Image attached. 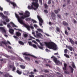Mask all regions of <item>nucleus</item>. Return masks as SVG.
<instances>
[{
  "label": "nucleus",
  "mask_w": 77,
  "mask_h": 77,
  "mask_svg": "<svg viewBox=\"0 0 77 77\" xmlns=\"http://www.w3.org/2000/svg\"><path fill=\"white\" fill-rule=\"evenodd\" d=\"M26 15H24L20 17L16 13L15 14L16 17L17 18L18 21H19L20 24H23L24 26L26 27L27 28L28 30L30 31V28L32 29H33L34 27L32 26V24H30V26H29V25H28L24 23V22H23V20L25 19V18H27V17H30V13L28 11H26Z\"/></svg>",
  "instance_id": "1"
},
{
  "label": "nucleus",
  "mask_w": 77,
  "mask_h": 77,
  "mask_svg": "<svg viewBox=\"0 0 77 77\" xmlns=\"http://www.w3.org/2000/svg\"><path fill=\"white\" fill-rule=\"evenodd\" d=\"M33 2L32 3L31 6H28V8L29 9H33L34 10H37L39 8V4L38 2V0H32Z\"/></svg>",
  "instance_id": "2"
},
{
  "label": "nucleus",
  "mask_w": 77,
  "mask_h": 77,
  "mask_svg": "<svg viewBox=\"0 0 77 77\" xmlns=\"http://www.w3.org/2000/svg\"><path fill=\"white\" fill-rule=\"evenodd\" d=\"M44 44L49 48L53 49L54 50H57V47L55 43L53 42H45Z\"/></svg>",
  "instance_id": "3"
},
{
  "label": "nucleus",
  "mask_w": 77,
  "mask_h": 77,
  "mask_svg": "<svg viewBox=\"0 0 77 77\" xmlns=\"http://www.w3.org/2000/svg\"><path fill=\"white\" fill-rule=\"evenodd\" d=\"M7 27L9 29V32L11 35H14V30L12 29V27L9 25V24H8L7 25Z\"/></svg>",
  "instance_id": "4"
},
{
  "label": "nucleus",
  "mask_w": 77,
  "mask_h": 77,
  "mask_svg": "<svg viewBox=\"0 0 77 77\" xmlns=\"http://www.w3.org/2000/svg\"><path fill=\"white\" fill-rule=\"evenodd\" d=\"M37 18L39 21V25L41 26H42V23H43V20L39 16H37Z\"/></svg>",
  "instance_id": "5"
},
{
  "label": "nucleus",
  "mask_w": 77,
  "mask_h": 77,
  "mask_svg": "<svg viewBox=\"0 0 77 77\" xmlns=\"http://www.w3.org/2000/svg\"><path fill=\"white\" fill-rule=\"evenodd\" d=\"M7 2L11 3V5H12L13 7L15 8L16 6H17V5L14 2H11L10 0H6Z\"/></svg>",
  "instance_id": "6"
},
{
  "label": "nucleus",
  "mask_w": 77,
  "mask_h": 77,
  "mask_svg": "<svg viewBox=\"0 0 77 77\" xmlns=\"http://www.w3.org/2000/svg\"><path fill=\"white\" fill-rule=\"evenodd\" d=\"M53 58L54 61L55 63H59L60 61L57 60V58H56L54 56H52V57H51V59H53Z\"/></svg>",
  "instance_id": "7"
},
{
  "label": "nucleus",
  "mask_w": 77,
  "mask_h": 77,
  "mask_svg": "<svg viewBox=\"0 0 77 77\" xmlns=\"http://www.w3.org/2000/svg\"><path fill=\"white\" fill-rule=\"evenodd\" d=\"M51 16L53 20H56V15L53 12L51 13Z\"/></svg>",
  "instance_id": "8"
},
{
  "label": "nucleus",
  "mask_w": 77,
  "mask_h": 77,
  "mask_svg": "<svg viewBox=\"0 0 77 77\" xmlns=\"http://www.w3.org/2000/svg\"><path fill=\"white\" fill-rule=\"evenodd\" d=\"M9 68H12L13 71H14L16 70V68L15 67L14 65H10Z\"/></svg>",
  "instance_id": "9"
},
{
  "label": "nucleus",
  "mask_w": 77,
  "mask_h": 77,
  "mask_svg": "<svg viewBox=\"0 0 77 77\" xmlns=\"http://www.w3.org/2000/svg\"><path fill=\"white\" fill-rule=\"evenodd\" d=\"M23 55H24L25 56H32V57H34V58H37V57H36L35 56H34V55H31L29 54H27L26 53H24L23 54Z\"/></svg>",
  "instance_id": "10"
},
{
  "label": "nucleus",
  "mask_w": 77,
  "mask_h": 77,
  "mask_svg": "<svg viewBox=\"0 0 77 77\" xmlns=\"http://www.w3.org/2000/svg\"><path fill=\"white\" fill-rule=\"evenodd\" d=\"M63 25L64 26H66V27H67V26H69L68 23L65 21H63Z\"/></svg>",
  "instance_id": "11"
},
{
  "label": "nucleus",
  "mask_w": 77,
  "mask_h": 77,
  "mask_svg": "<svg viewBox=\"0 0 77 77\" xmlns=\"http://www.w3.org/2000/svg\"><path fill=\"white\" fill-rule=\"evenodd\" d=\"M0 29L2 30V32H3V33H6V30L4 29V28L0 27Z\"/></svg>",
  "instance_id": "12"
},
{
  "label": "nucleus",
  "mask_w": 77,
  "mask_h": 77,
  "mask_svg": "<svg viewBox=\"0 0 77 77\" xmlns=\"http://www.w3.org/2000/svg\"><path fill=\"white\" fill-rule=\"evenodd\" d=\"M36 35L37 36L39 37V38H41V35L42 34L41 33H39L38 32H36Z\"/></svg>",
  "instance_id": "13"
},
{
  "label": "nucleus",
  "mask_w": 77,
  "mask_h": 77,
  "mask_svg": "<svg viewBox=\"0 0 77 77\" xmlns=\"http://www.w3.org/2000/svg\"><path fill=\"white\" fill-rule=\"evenodd\" d=\"M69 68L70 69L71 72V73H73V72L74 71V69L72 67L70 66H69Z\"/></svg>",
  "instance_id": "14"
},
{
  "label": "nucleus",
  "mask_w": 77,
  "mask_h": 77,
  "mask_svg": "<svg viewBox=\"0 0 77 77\" xmlns=\"http://www.w3.org/2000/svg\"><path fill=\"white\" fill-rule=\"evenodd\" d=\"M69 39L70 40V42H71V44H72V45H74V42L73 40L71 38H69Z\"/></svg>",
  "instance_id": "15"
},
{
  "label": "nucleus",
  "mask_w": 77,
  "mask_h": 77,
  "mask_svg": "<svg viewBox=\"0 0 77 77\" xmlns=\"http://www.w3.org/2000/svg\"><path fill=\"white\" fill-rule=\"evenodd\" d=\"M64 67H63V70H66V67L67 66V64L66 63H65L64 64Z\"/></svg>",
  "instance_id": "16"
},
{
  "label": "nucleus",
  "mask_w": 77,
  "mask_h": 77,
  "mask_svg": "<svg viewBox=\"0 0 77 77\" xmlns=\"http://www.w3.org/2000/svg\"><path fill=\"white\" fill-rule=\"evenodd\" d=\"M16 36H20L21 35V34L19 32H17L16 33Z\"/></svg>",
  "instance_id": "17"
},
{
  "label": "nucleus",
  "mask_w": 77,
  "mask_h": 77,
  "mask_svg": "<svg viewBox=\"0 0 77 77\" xmlns=\"http://www.w3.org/2000/svg\"><path fill=\"white\" fill-rule=\"evenodd\" d=\"M10 23L11 24H12V26L13 27H18V26L15 25L12 22H11Z\"/></svg>",
  "instance_id": "18"
},
{
  "label": "nucleus",
  "mask_w": 77,
  "mask_h": 77,
  "mask_svg": "<svg viewBox=\"0 0 77 77\" xmlns=\"http://www.w3.org/2000/svg\"><path fill=\"white\" fill-rule=\"evenodd\" d=\"M72 66L73 68H74L75 69H76V67L75 66V64H74V62H72Z\"/></svg>",
  "instance_id": "19"
},
{
  "label": "nucleus",
  "mask_w": 77,
  "mask_h": 77,
  "mask_svg": "<svg viewBox=\"0 0 77 77\" xmlns=\"http://www.w3.org/2000/svg\"><path fill=\"white\" fill-rule=\"evenodd\" d=\"M67 48L68 49H69V50H70V51H72L73 48H72V47L71 46H67Z\"/></svg>",
  "instance_id": "20"
},
{
  "label": "nucleus",
  "mask_w": 77,
  "mask_h": 77,
  "mask_svg": "<svg viewBox=\"0 0 77 77\" xmlns=\"http://www.w3.org/2000/svg\"><path fill=\"white\" fill-rule=\"evenodd\" d=\"M16 72L17 73V74H19V75H21V74H22V72L21 71H20L19 70H17Z\"/></svg>",
  "instance_id": "21"
},
{
  "label": "nucleus",
  "mask_w": 77,
  "mask_h": 77,
  "mask_svg": "<svg viewBox=\"0 0 77 77\" xmlns=\"http://www.w3.org/2000/svg\"><path fill=\"white\" fill-rule=\"evenodd\" d=\"M0 15H1V17H2V18H6V16L3 15V14L2 13H0Z\"/></svg>",
  "instance_id": "22"
},
{
  "label": "nucleus",
  "mask_w": 77,
  "mask_h": 77,
  "mask_svg": "<svg viewBox=\"0 0 77 77\" xmlns=\"http://www.w3.org/2000/svg\"><path fill=\"white\" fill-rule=\"evenodd\" d=\"M20 67L23 69H25V68H26V67H25V66L23 65H20Z\"/></svg>",
  "instance_id": "23"
},
{
  "label": "nucleus",
  "mask_w": 77,
  "mask_h": 77,
  "mask_svg": "<svg viewBox=\"0 0 77 77\" xmlns=\"http://www.w3.org/2000/svg\"><path fill=\"white\" fill-rule=\"evenodd\" d=\"M25 59H26V60H28L29 61H30V58L26 57H25Z\"/></svg>",
  "instance_id": "24"
},
{
  "label": "nucleus",
  "mask_w": 77,
  "mask_h": 77,
  "mask_svg": "<svg viewBox=\"0 0 77 77\" xmlns=\"http://www.w3.org/2000/svg\"><path fill=\"white\" fill-rule=\"evenodd\" d=\"M19 44H20V45H24V43L23 42L20 41L19 42Z\"/></svg>",
  "instance_id": "25"
},
{
  "label": "nucleus",
  "mask_w": 77,
  "mask_h": 77,
  "mask_svg": "<svg viewBox=\"0 0 77 77\" xmlns=\"http://www.w3.org/2000/svg\"><path fill=\"white\" fill-rule=\"evenodd\" d=\"M57 74H58V75H60V76L59 77H63V75L62 74H60L59 72H57Z\"/></svg>",
  "instance_id": "26"
},
{
  "label": "nucleus",
  "mask_w": 77,
  "mask_h": 77,
  "mask_svg": "<svg viewBox=\"0 0 77 77\" xmlns=\"http://www.w3.org/2000/svg\"><path fill=\"white\" fill-rule=\"evenodd\" d=\"M2 44H5V45L6 46V45L8 44V43L4 41H2Z\"/></svg>",
  "instance_id": "27"
},
{
  "label": "nucleus",
  "mask_w": 77,
  "mask_h": 77,
  "mask_svg": "<svg viewBox=\"0 0 77 77\" xmlns=\"http://www.w3.org/2000/svg\"><path fill=\"white\" fill-rule=\"evenodd\" d=\"M31 21H32L33 23H37V21H36L35 20H34L33 19H31Z\"/></svg>",
  "instance_id": "28"
},
{
  "label": "nucleus",
  "mask_w": 77,
  "mask_h": 77,
  "mask_svg": "<svg viewBox=\"0 0 77 77\" xmlns=\"http://www.w3.org/2000/svg\"><path fill=\"white\" fill-rule=\"evenodd\" d=\"M44 6H45V9H48V5H47V4H45L44 5Z\"/></svg>",
  "instance_id": "29"
},
{
  "label": "nucleus",
  "mask_w": 77,
  "mask_h": 77,
  "mask_svg": "<svg viewBox=\"0 0 77 77\" xmlns=\"http://www.w3.org/2000/svg\"><path fill=\"white\" fill-rule=\"evenodd\" d=\"M56 30L57 31V32H60V29L59 28V27H57Z\"/></svg>",
  "instance_id": "30"
},
{
  "label": "nucleus",
  "mask_w": 77,
  "mask_h": 77,
  "mask_svg": "<svg viewBox=\"0 0 77 77\" xmlns=\"http://www.w3.org/2000/svg\"><path fill=\"white\" fill-rule=\"evenodd\" d=\"M65 56L66 57H67V58H69V56L68 55H67V54H64Z\"/></svg>",
  "instance_id": "31"
},
{
  "label": "nucleus",
  "mask_w": 77,
  "mask_h": 77,
  "mask_svg": "<svg viewBox=\"0 0 77 77\" xmlns=\"http://www.w3.org/2000/svg\"><path fill=\"white\" fill-rule=\"evenodd\" d=\"M31 20V18L30 17L26 18L25 19V20L26 21H30V20Z\"/></svg>",
  "instance_id": "32"
},
{
  "label": "nucleus",
  "mask_w": 77,
  "mask_h": 77,
  "mask_svg": "<svg viewBox=\"0 0 77 77\" xmlns=\"http://www.w3.org/2000/svg\"><path fill=\"white\" fill-rule=\"evenodd\" d=\"M65 34L66 35H68V31H67V30L66 29L65 30Z\"/></svg>",
  "instance_id": "33"
},
{
  "label": "nucleus",
  "mask_w": 77,
  "mask_h": 77,
  "mask_svg": "<svg viewBox=\"0 0 77 77\" xmlns=\"http://www.w3.org/2000/svg\"><path fill=\"white\" fill-rule=\"evenodd\" d=\"M51 0H49L48 2V5H50L51 3Z\"/></svg>",
  "instance_id": "34"
},
{
  "label": "nucleus",
  "mask_w": 77,
  "mask_h": 77,
  "mask_svg": "<svg viewBox=\"0 0 77 77\" xmlns=\"http://www.w3.org/2000/svg\"><path fill=\"white\" fill-rule=\"evenodd\" d=\"M28 36V35L27 34H25L24 35V38H27Z\"/></svg>",
  "instance_id": "35"
},
{
  "label": "nucleus",
  "mask_w": 77,
  "mask_h": 77,
  "mask_svg": "<svg viewBox=\"0 0 77 77\" xmlns=\"http://www.w3.org/2000/svg\"><path fill=\"white\" fill-rule=\"evenodd\" d=\"M28 43H29V45H31V46H32V45H32V42H28Z\"/></svg>",
  "instance_id": "36"
},
{
  "label": "nucleus",
  "mask_w": 77,
  "mask_h": 77,
  "mask_svg": "<svg viewBox=\"0 0 77 77\" xmlns=\"http://www.w3.org/2000/svg\"><path fill=\"white\" fill-rule=\"evenodd\" d=\"M54 12L55 14H57L59 12V11H58V10H55L54 11Z\"/></svg>",
  "instance_id": "37"
},
{
  "label": "nucleus",
  "mask_w": 77,
  "mask_h": 77,
  "mask_svg": "<svg viewBox=\"0 0 77 77\" xmlns=\"http://www.w3.org/2000/svg\"><path fill=\"white\" fill-rule=\"evenodd\" d=\"M32 46L33 47H34V48H36V47H37L36 45L35 44L32 45Z\"/></svg>",
  "instance_id": "38"
},
{
  "label": "nucleus",
  "mask_w": 77,
  "mask_h": 77,
  "mask_svg": "<svg viewBox=\"0 0 77 77\" xmlns=\"http://www.w3.org/2000/svg\"><path fill=\"white\" fill-rule=\"evenodd\" d=\"M29 77H34V75L32 74H31L29 75Z\"/></svg>",
  "instance_id": "39"
},
{
  "label": "nucleus",
  "mask_w": 77,
  "mask_h": 77,
  "mask_svg": "<svg viewBox=\"0 0 77 77\" xmlns=\"http://www.w3.org/2000/svg\"><path fill=\"white\" fill-rule=\"evenodd\" d=\"M44 11L45 13H46V14H48V11L47 10H45Z\"/></svg>",
  "instance_id": "40"
},
{
  "label": "nucleus",
  "mask_w": 77,
  "mask_h": 77,
  "mask_svg": "<svg viewBox=\"0 0 77 77\" xmlns=\"http://www.w3.org/2000/svg\"><path fill=\"white\" fill-rule=\"evenodd\" d=\"M8 76H9V74H6L5 75V77H8Z\"/></svg>",
  "instance_id": "41"
},
{
  "label": "nucleus",
  "mask_w": 77,
  "mask_h": 77,
  "mask_svg": "<svg viewBox=\"0 0 77 77\" xmlns=\"http://www.w3.org/2000/svg\"><path fill=\"white\" fill-rule=\"evenodd\" d=\"M33 42H34V43H35V44H36L37 45H38V43H37V42H36L35 41L33 40Z\"/></svg>",
  "instance_id": "42"
},
{
  "label": "nucleus",
  "mask_w": 77,
  "mask_h": 77,
  "mask_svg": "<svg viewBox=\"0 0 77 77\" xmlns=\"http://www.w3.org/2000/svg\"><path fill=\"white\" fill-rule=\"evenodd\" d=\"M6 22H9V21H10V20H9V19H6Z\"/></svg>",
  "instance_id": "43"
},
{
  "label": "nucleus",
  "mask_w": 77,
  "mask_h": 77,
  "mask_svg": "<svg viewBox=\"0 0 77 77\" xmlns=\"http://www.w3.org/2000/svg\"><path fill=\"white\" fill-rule=\"evenodd\" d=\"M44 72H49V71L47 69H46L44 70Z\"/></svg>",
  "instance_id": "44"
},
{
  "label": "nucleus",
  "mask_w": 77,
  "mask_h": 77,
  "mask_svg": "<svg viewBox=\"0 0 77 77\" xmlns=\"http://www.w3.org/2000/svg\"><path fill=\"white\" fill-rule=\"evenodd\" d=\"M14 57L13 56H11V60H14Z\"/></svg>",
  "instance_id": "45"
},
{
  "label": "nucleus",
  "mask_w": 77,
  "mask_h": 77,
  "mask_svg": "<svg viewBox=\"0 0 77 77\" xmlns=\"http://www.w3.org/2000/svg\"><path fill=\"white\" fill-rule=\"evenodd\" d=\"M67 51H68V50H67V49L64 50V53H67Z\"/></svg>",
  "instance_id": "46"
},
{
  "label": "nucleus",
  "mask_w": 77,
  "mask_h": 77,
  "mask_svg": "<svg viewBox=\"0 0 77 77\" xmlns=\"http://www.w3.org/2000/svg\"><path fill=\"white\" fill-rule=\"evenodd\" d=\"M38 47H39V48H40V49H42V48H42V47L40 46H39V45H38Z\"/></svg>",
  "instance_id": "47"
},
{
  "label": "nucleus",
  "mask_w": 77,
  "mask_h": 77,
  "mask_svg": "<svg viewBox=\"0 0 77 77\" xmlns=\"http://www.w3.org/2000/svg\"><path fill=\"white\" fill-rule=\"evenodd\" d=\"M64 73L65 74H69V72L66 71H65Z\"/></svg>",
  "instance_id": "48"
},
{
  "label": "nucleus",
  "mask_w": 77,
  "mask_h": 77,
  "mask_svg": "<svg viewBox=\"0 0 77 77\" xmlns=\"http://www.w3.org/2000/svg\"><path fill=\"white\" fill-rule=\"evenodd\" d=\"M38 31L39 32H42V30L41 29H38Z\"/></svg>",
  "instance_id": "49"
},
{
  "label": "nucleus",
  "mask_w": 77,
  "mask_h": 77,
  "mask_svg": "<svg viewBox=\"0 0 77 77\" xmlns=\"http://www.w3.org/2000/svg\"><path fill=\"white\" fill-rule=\"evenodd\" d=\"M3 23L4 24H5V25H6V24H7V23H6V22L5 21H3Z\"/></svg>",
  "instance_id": "50"
},
{
  "label": "nucleus",
  "mask_w": 77,
  "mask_h": 77,
  "mask_svg": "<svg viewBox=\"0 0 77 77\" xmlns=\"http://www.w3.org/2000/svg\"><path fill=\"white\" fill-rule=\"evenodd\" d=\"M19 14L20 15H23V13H19Z\"/></svg>",
  "instance_id": "51"
},
{
  "label": "nucleus",
  "mask_w": 77,
  "mask_h": 77,
  "mask_svg": "<svg viewBox=\"0 0 77 77\" xmlns=\"http://www.w3.org/2000/svg\"><path fill=\"white\" fill-rule=\"evenodd\" d=\"M14 36V38H15V39H18V38L17 37V36Z\"/></svg>",
  "instance_id": "52"
},
{
  "label": "nucleus",
  "mask_w": 77,
  "mask_h": 77,
  "mask_svg": "<svg viewBox=\"0 0 77 77\" xmlns=\"http://www.w3.org/2000/svg\"><path fill=\"white\" fill-rule=\"evenodd\" d=\"M57 16L59 17V18H60L61 16L60 14H57Z\"/></svg>",
  "instance_id": "53"
},
{
  "label": "nucleus",
  "mask_w": 77,
  "mask_h": 77,
  "mask_svg": "<svg viewBox=\"0 0 77 77\" xmlns=\"http://www.w3.org/2000/svg\"><path fill=\"white\" fill-rule=\"evenodd\" d=\"M4 14H6L7 15V14H8V12H6V11H5L4 12Z\"/></svg>",
  "instance_id": "54"
},
{
  "label": "nucleus",
  "mask_w": 77,
  "mask_h": 77,
  "mask_svg": "<svg viewBox=\"0 0 77 77\" xmlns=\"http://www.w3.org/2000/svg\"><path fill=\"white\" fill-rule=\"evenodd\" d=\"M34 26L35 27H38V26H37V25H36V24H34Z\"/></svg>",
  "instance_id": "55"
},
{
  "label": "nucleus",
  "mask_w": 77,
  "mask_h": 77,
  "mask_svg": "<svg viewBox=\"0 0 77 77\" xmlns=\"http://www.w3.org/2000/svg\"><path fill=\"white\" fill-rule=\"evenodd\" d=\"M8 48H9L10 49H11L12 48V47L10 46H8Z\"/></svg>",
  "instance_id": "56"
},
{
  "label": "nucleus",
  "mask_w": 77,
  "mask_h": 77,
  "mask_svg": "<svg viewBox=\"0 0 77 77\" xmlns=\"http://www.w3.org/2000/svg\"><path fill=\"white\" fill-rule=\"evenodd\" d=\"M73 21L75 23H77V21H76L75 19H73Z\"/></svg>",
  "instance_id": "57"
},
{
  "label": "nucleus",
  "mask_w": 77,
  "mask_h": 77,
  "mask_svg": "<svg viewBox=\"0 0 77 77\" xmlns=\"http://www.w3.org/2000/svg\"><path fill=\"white\" fill-rule=\"evenodd\" d=\"M67 29H68V30H71V29L69 27H67Z\"/></svg>",
  "instance_id": "58"
},
{
  "label": "nucleus",
  "mask_w": 77,
  "mask_h": 77,
  "mask_svg": "<svg viewBox=\"0 0 77 77\" xmlns=\"http://www.w3.org/2000/svg\"><path fill=\"white\" fill-rule=\"evenodd\" d=\"M36 41L38 42H40V41H39V39H36Z\"/></svg>",
  "instance_id": "59"
},
{
  "label": "nucleus",
  "mask_w": 77,
  "mask_h": 77,
  "mask_svg": "<svg viewBox=\"0 0 77 77\" xmlns=\"http://www.w3.org/2000/svg\"><path fill=\"white\" fill-rule=\"evenodd\" d=\"M7 42L9 44H10V45H11V42H9V41H7Z\"/></svg>",
  "instance_id": "60"
},
{
  "label": "nucleus",
  "mask_w": 77,
  "mask_h": 77,
  "mask_svg": "<svg viewBox=\"0 0 77 77\" xmlns=\"http://www.w3.org/2000/svg\"><path fill=\"white\" fill-rule=\"evenodd\" d=\"M0 10L1 11H3V9L2 8L0 7Z\"/></svg>",
  "instance_id": "61"
},
{
  "label": "nucleus",
  "mask_w": 77,
  "mask_h": 77,
  "mask_svg": "<svg viewBox=\"0 0 77 77\" xmlns=\"http://www.w3.org/2000/svg\"><path fill=\"white\" fill-rule=\"evenodd\" d=\"M35 63H37V64H38V61L37 60H35Z\"/></svg>",
  "instance_id": "62"
},
{
  "label": "nucleus",
  "mask_w": 77,
  "mask_h": 77,
  "mask_svg": "<svg viewBox=\"0 0 77 77\" xmlns=\"http://www.w3.org/2000/svg\"><path fill=\"white\" fill-rule=\"evenodd\" d=\"M39 2L41 3H42V0H39Z\"/></svg>",
  "instance_id": "63"
},
{
  "label": "nucleus",
  "mask_w": 77,
  "mask_h": 77,
  "mask_svg": "<svg viewBox=\"0 0 77 77\" xmlns=\"http://www.w3.org/2000/svg\"><path fill=\"white\" fill-rule=\"evenodd\" d=\"M33 71H34V72H36V71H37V70H36V69H35L33 70Z\"/></svg>",
  "instance_id": "64"
}]
</instances>
